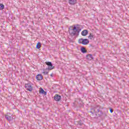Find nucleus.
I'll return each instance as SVG.
<instances>
[{
	"instance_id": "obj_20",
	"label": "nucleus",
	"mask_w": 129,
	"mask_h": 129,
	"mask_svg": "<svg viewBox=\"0 0 129 129\" xmlns=\"http://www.w3.org/2000/svg\"><path fill=\"white\" fill-rule=\"evenodd\" d=\"M90 112L92 114H93V112H92V111H90Z\"/></svg>"
},
{
	"instance_id": "obj_9",
	"label": "nucleus",
	"mask_w": 129,
	"mask_h": 129,
	"mask_svg": "<svg viewBox=\"0 0 129 129\" xmlns=\"http://www.w3.org/2000/svg\"><path fill=\"white\" fill-rule=\"evenodd\" d=\"M36 78L37 80H39V81H41L43 79V76L41 74H38L36 76Z\"/></svg>"
},
{
	"instance_id": "obj_14",
	"label": "nucleus",
	"mask_w": 129,
	"mask_h": 129,
	"mask_svg": "<svg viewBox=\"0 0 129 129\" xmlns=\"http://www.w3.org/2000/svg\"><path fill=\"white\" fill-rule=\"evenodd\" d=\"M41 43L40 42H38L37 44V45H36V48L37 49H40V48H41Z\"/></svg>"
},
{
	"instance_id": "obj_1",
	"label": "nucleus",
	"mask_w": 129,
	"mask_h": 129,
	"mask_svg": "<svg viewBox=\"0 0 129 129\" xmlns=\"http://www.w3.org/2000/svg\"><path fill=\"white\" fill-rule=\"evenodd\" d=\"M78 27H79V25L77 24V27L75 26L73 29L69 31V33L72 35V36H75L76 35V33H79V32L81 31Z\"/></svg>"
},
{
	"instance_id": "obj_8",
	"label": "nucleus",
	"mask_w": 129,
	"mask_h": 129,
	"mask_svg": "<svg viewBox=\"0 0 129 129\" xmlns=\"http://www.w3.org/2000/svg\"><path fill=\"white\" fill-rule=\"evenodd\" d=\"M39 93L41 94H44V95H47V92L44 91V89L42 88H40L39 89Z\"/></svg>"
},
{
	"instance_id": "obj_11",
	"label": "nucleus",
	"mask_w": 129,
	"mask_h": 129,
	"mask_svg": "<svg viewBox=\"0 0 129 129\" xmlns=\"http://www.w3.org/2000/svg\"><path fill=\"white\" fill-rule=\"evenodd\" d=\"M86 58L88 60H91L93 59V57H92V54H89L87 55Z\"/></svg>"
},
{
	"instance_id": "obj_15",
	"label": "nucleus",
	"mask_w": 129,
	"mask_h": 129,
	"mask_svg": "<svg viewBox=\"0 0 129 129\" xmlns=\"http://www.w3.org/2000/svg\"><path fill=\"white\" fill-rule=\"evenodd\" d=\"M4 9H5V5L0 4V10H4Z\"/></svg>"
},
{
	"instance_id": "obj_6",
	"label": "nucleus",
	"mask_w": 129,
	"mask_h": 129,
	"mask_svg": "<svg viewBox=\"0 0 129 129\" xmlns=\"http://www.w3.org/2000/svg\"><path fill=\"white\" fill-rule=\"evenodd\" d=\"M69 3L71 6H74L77 4V0H69Z\"/></svg>"
},
{
	"instance_id": "obj_13",
	"label": "nucleus",
	"mask_w": 129,
	"mask_h": 129,
	"mask_svg": "<svg viewBox=\"0 0 129 129\" xmlns=\"http://www.w3.org/2000/svg\"><path fill=\"white\" fill-rule=\"evenodd\" d=\"M81 51L82 53H85L87 52V51L84 47H82L81 49Z\"/></svg>"
},
{
	"instance_id": "obj_19",
	"label": "nucleus",
	"mask_w": 129,
	"mask_h": 129,
	"mask_svg": "<svg viewBox=\"0 0 129 129\" xmlns=\"http://www.w3.org/2000/svg\"><path fill=\"white\" fill-rule=\"evenodd\" d=\"M110 112H111V113H112L113 112V110H112L111 108H110Z\"/></svg>"
},
{
	"instance_id": "obj_12",
	"label": "nucleus",
	"mask_w": 129,
	"mask_h": 129,
	"mask_svg": "<svg viewBox=\"0 0 129 129\" xmlns=\"http://www.w3.org/2000/svg\"><path fill=\"white\" fill-rule=\"evenodd\" d=\"M5 118H6V119H7V120H8L9 121H11V120L13 119V118L12 117V116L8 115H5Z\"/></svg>"
},
{
	"instance_id": "obj_10",
	"label": "nucleus",
	"mask_w": 129,
	"mask_h": 129,
	"mask_svg": "<svg viewBox=\"0 0 129 129\" xmlns=\"http://www.w3.org/2000/svg\"><path fill=\"white\" fill-rule=\"evenodd\" d=\"M81 34L82 36H87V34H88V31L87 30H84L82 32Z\"/></svg>"
},
{
	"instance_id": "obj_21",
	"label": "nucleus",
	"mask_w": 129,
	"mask_h": 129,
	"mask_svg": "<svg viewBox=\"0 0 129 129\" xmlns=\"http://www.w3.org/2000/svg\"><path fill=\"white\" fill-rule=\"evenodd\" d=\"M50 76H51V77H53V74H51L50 75Z\"/></svg>"
},
{
	"instance_id": "obj_18",
	"label": "nucleus",
	"mask_w": 129,
	"mask_h": 129,
	"mask_svg": "<svg viewBox=\"0 0 129 129\" xmlns=\"http://www.w3.org/2000/svg\"><path fill=\"white\" fill-rule=\"evenodd\" d=\"M42 74H44V75H47L48 73H49L48 72H42Z\"/></svg>"
},
{
	"instance_id": "obj_16",
	"label": "nucleus",
	"mask_w": 129,
	"mask_h": 129,
	"mask_svg": "<svg viewBox=\"0 0 129 129\" xmlns=\"http://www.w3.org/2000/svg\"><path fill=\"white\" fill-rule=\"evenodd\" d=\"M89 39H90V40H92L93 39V35L91 34H90L88 37Z\"/></svg>"
},
{
	"instance_id": "obj_17",
	"label": "nucleus",
	"mask_w": 129,
	"mask_h": 129,
	"mask_svg": "<svg viewBox=\"0 0 129 129\" xmlns=\"http://www.w3.org/2000/svg\"><path fill=\"white\" fill-rule=\"evenodd\" d=\"M79 124L80 125H83V122L82 121H80L79 122Z\"/></svg>"
},
{
	"instance_id": "obj_7",
	"label": "nucleus",
	"mask_w": 129,
	"mask_h": 129,
	"mask_svg": "<svg viewBox=\"0 0 129 129\" xmlns=\"http://www.w3.org/2000/svg\"><path fill=\"white\" fill-rule=\"evenodd\" d=\"M54 99L56 101H60V100H61V96L56 94L54 96Z\"/></svg>"
},
{
	"instance_id": "obj_3",
	"label": "nucleus",
	"mask_w": 129,
	"mask_h": 129,
	"mask_svg": "<svg viewBox=\"0 0 129 129\" xmlns=\"http://www.w3.org/2000/svg\"><path fill=\"white\" fill-rule=\"evenodd\" d=\"M79 43L83 45H87L89 43V40L87 39L81 38L79 40Z\"/></svg>"
},
{
	"instance_id": "obj_4",
	"label": "nucleus",
	"mask_w": 129,
	"mask_h": 129,
	"mask_svg": "<svg viewBox=\"0 0 129 129\" xmlns=\"http://www.w3.org/2000/svg\"><path fill=\"white\" fill-rule=\"evenodd\" d=\"M25 87L27 91H33V87L31 84H26Z\"/></svg>"
},
{
	"instance_id": "obj_5",
	"label": "nucleus",
	"mask_w": 129,
	"mask_h": 129,
	"mask_svg": "<svg viewBox=\"0 0 129 129\" xmlns=\"http://www.w3.org/2000/svg\"><path fill=\"white\" fill-rule=\"evenodd\" d=\"M46 65L48 66V70H52V69H54V67H53V64H52V62H45Z\"/></svg>"
},
{
	"instance_id": "obj_2",
	"label": "nucleus",
	"mask_w": 129,
	"mask_h": 129,
	"mask_svg": "<svg viewBox=\"0 0 129 129\" xmlns=\"http://www.w3.org/2000/svg\"><path fill=\"white\" fill-rule=\"evenodd\" d=\"M92 110H93L94 112H95V113H98L100 112L99 114H98V115H99L100 116L101 115H102V114H103V113L102 112V107H101L100 105H97L96 106L94 107V109H92Z\"/></svg>"
}]
</instances>
